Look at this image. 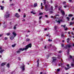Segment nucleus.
<instances>
[{
  "mask_svg": "<svg viewBox=\"0 0 74 74\" xmlns=\"http://www.w3.org/2000/svg\"><path fill=\"white\" fill-rule=\"evenodd\" d=\"M18 11H19V12H20V11H21V9H18Z\"/></svg>",
  "mask_w": 74,
  "mask_h": 74,
  "instance_id": "nucleus-55",
  "label": "nucleus"
},
{
  "mask_svg": "<svg viewBox=\"0 0 74 74\" xmlns=\"http://www.w3.org/2000/svg\"><path fill=\"white\" fill-rule=\"evenodd\" d=\"M61 26H62V27L63 26V27H64V30H67L68 28H67V27H65L66 25H64L63 26V25H62Z\"/></svg>",
  "mask_w": 74,
  "mask_h": 74,
  "instance_id": "nucleus-6",
  "label": "nucleus"
},
{
  "mask_svg": "<svg viewBox=\"0 0 74 74\" xmlns=\"http://www.w3.org/2000/svg\"><path fill=\"white\" fill-rule=\"evenodd\" d=\"M69 2H71V0H69Z\"/></svg>",
  "mask_w": 74,
  "mask_h": 74,
  "instance_id": "nucleus-56",
  "label": "nucleus"
},
{
  "mask_svg": "<svg viewBox=\"0 0 74 74\" xmlns=\"http://www.w3.org/2000/svg\"><path fill=\"white\" fill-rule=\"evenodd\" d=\"M18 60H21V58H19V57H18Z\"/></svg>",
  "mask_w": 74,
  "mask_h": 74,
  "instance_id": "nucleus-47",
  "label": "nucleus"
},
{
  "mask_svg": "<svg viewBox=\"0 0 74 74\" xmlns=\"http://www.w3.org/2000/svg\"><path fill=\"white\" fill-rule=\"evenodd\" d=\"M45 5V10L46 11H48L49 9L48 8V5Z\"/></svg>",
  "mask_w": 74,
  "mask_h": 74,
  "instance_id": "nucleus-5",
  "label": "nucleus"
},
{
  "mask_svg": "<svg viewBox=\"0 0 74 74\" xmlns=\"http://www.w3.org/2000/svg\"><path fill=\"white\" fill-rule=\"evenodd\" d=\"M57 23H60V21H56Z\"/></svg>",
  "mask_w": 74,
  "mask_h": 74,
  "instance_id": "nucleus-28",
  "label": "nucleus"
},
{
  "mask_svg": "<svg viewBox=\"0 0 74 74\" xmlns=\"http://www.w3.org/2000/svg\"><path fill=\"white\" fill-rule=\"evenodd\" d=\"M5 40H7L8 39V38L6 37H5L4 38Z\"/></svg>",
  "mask_w": 74,
  "mask_h": 74,
  "instance_id": "nucleus-37",
  "label": "nucleus"
},
{
  "mask_svg": "<svg viewBox=\"0 0 74 74\" xmlns=\"http://www.w3.org/2000/svg\"><path fill=\"white\" fill-rule=\"evenodd\" d=\"M53 62H55L56 60V58L54 57L53 58Z\"/></svg>",
  "mask_w": 74,
  "mask_h": 74,
  "instance_id": "nucleus-13",
  "label": "nucleus"
},
{
  "mask_svg": "<svg viewBox=\"0 0 74 74\" xmlns=\"http://www.w3.org/2000/svg\"><path fill=\"white\" fill-rule=\"evenodd\" d=\"M15 16H16L17 18H19V15L18 13H16L15 15Z\"/></svg>",
  "mask_w": 74,
  "mask_h": 74,
  "instance_id": "nucleus-14",
  "label": "nucleus"
},
{
  "mask_svg": "<svg viewBox=\"0 0 74 74\" xmlns=\"http://www.w3.org/2000/svg\"><path fill=\"white\" fill-rule=\"evenodd\" d=\"M51 3H52L53 2H52V1H51Z\"/></svg>",
  "mask_w": 74,
  "mask_h": 74,
  "instance_id": "nucleus-64",
  "label": "nucleus"
},
{
  "mask_svg": "<svg viewBox=\"0 0 74 74\" xmlns=\"http://www.w3.org/2000/svg\"><path fill=\"white\" fill-rule=\"evenodd\" d=\"M10 24L11 25V22L10 23Z\"/></svg>",
  "mask_w": 74,
  "mask_h": 74,
  "instance_id": "nucleus-63",
  "label": "nucleus"
},
{
  "mask_svg": "<svg viewBox=\"0 0 74 74\" xmlns=\"http://www.w3.org/2000/svg\"><path fill=\"white\" fill-rule=\"evenodd\" d=\"M51 37V36H49V38H50V37Z\"/></svg>",
  "mask_w": 74,
  "mask_h": 74,
  "instance_id": "nucleus-61",
  "label": "nucleus"
},
{
  "mask_svg": "<svg viewBox=\"0 0 74 74\" xmlns=\"http://www.w3.org/2000/svg\"><path fill=\"white\" fill-rule=\"evenodd\" d=\"M30 41V39L29 38H27L26 39V41Z\"/></svg>",
  "mask_w": 74,
  "mask_h": 74,
  "instance_id": "nucleus-29",
  "label": "nucleus"
},
{
  "mask_svg": "<svg viewBox=\"0 0 74 74\" xmlns=\"http://www.w3.org/2000/svg\"><path fill=\"white\" fill-rule=\"evenodd\" d=\"M21 68L22 69V70L24 71L25 70V65H23L21 66Z\"/></svg>",
  "mask_w": 74,
  "mask_h": 74,
  "instance_id": "nucleus-11",
  "label": "nucleus"
},
{
  "mask_svg": "<svg viewBox=\"0 0 74 74\" xmlns=\"http://www.w3.org/2000/svg\"><path fill=\"white\" fill-rule=\"evenodd\" d=\"M42 16H40L39 17V19L40 20L41 18H42Z\"/></svg>",
  "mask_w": 74,
  "mask_h": 74,
  "instance_id": "nucleus-43",
  "label": "nucleus"
},
{
  "mask_svg": "<svg viewBox=\"0 0 74 74\" xmlns=\"http://www.w3.org/2000/svg\"><path fill=\"white\" fill-rule=\"evenodd\" d=\"M42 74V72H41L40 73V74Z\"/></svg>",
  "mask_w": 74,
  "mask_h": 74,
  "instance_id": "nucleus-62",
  "label": "nucleus"
},
{
  "mask_svg": "<svg viewBox=\"0 0 74 74\" xmlns=\"http://www.w3.org/2000/svg\"><path fill=\"white\" fill-rule=\"evenodd\" d=\"M51 54H49V55H47V57H49V56H51Z\"/></svg>",
  "mask_w": 74,
  "mask_h": 74,
  "instance_id": "nucleus-39",
  "label": "nucleus"
},
{
  "mask_svg": "<svg viewBox=\"0 0 74 74\" xmlns=\"http://www.w3.org/2000/svg\"><path fill=\"white\" fill-rule=\"evenodd\" d=\"M43 14V13H40L39 14V15H42Z\"/></svg>",
  "mask_w": 74,
  "mask_h": 74,
  "instance_id": "nucleus-31",
  "label": "nucleus"
},
{
  "mask_svg": "<svg viewBox=\"0 0 74 74\" xmlns=\"http://www.w3.org/2000/svg\"><path fill=\"white\" fill-rule=\"evenodd\" d=\"M66 18L67 19H68V21H69V20H70V18L67 17Z\"/></svg>",
  "mask_w": 74,
  "mask_h": 74,
  "instance_id": "nucleus-27",
  "label": "nucleus"
},
{
  "mask_svg": "<svg viewBox=\"0 0 74 74\" xmlns=\"http://www.w3.org/2000/svg\"><path fill=\"white\" fill-rule=\"evenodd\" d=\"M60 55H59L58 56V59H60Z\"/></svg>",
  "mask_w": 74,
  "mask_h": 74,
  "instance_id": "nucleus-34",
  "label": "nucleus"
},
{
  "mask_svg": "<svg viewBox=\"0 0 74 74\" xmlns=\"http://www.w3.org/2000/svg\"><path fill=\"white\" fill-rule=\"evenodd\" d=\"M48 41L49 42H51V41H52V40H51V39H50L49 38L48 40Z\"/></svg>",
  "mask_w": 74,
  "mask_h": 74,
  "instance_id": "nucleus-30",
  "label": "nucleus"
},
{
  "mask_svg": "<svg viewBox=\"0 0 74 74\" xmlns=\"http://www.w3.org/2000/svg\"><path fill=\"white\" fill-rule=\"evenodd\" d=\"M72 60H73V62L71 63V67H73L74 66V59H73Z\"/></svg>",
  "mask_w": 74,
  "mask_h": 74,
  "instance_id": "nucleus-7",
  "label": "nucleus"
},
{
  "mask_svg": "<svg viewBox=\"0 0 74 74\" xmlns=\"http://www.w3.org/2000/svg\"><path fill=\"white\" fill-rule=\"evenodd\" d=\"M67 7V5L64 6V8H66V7Z\"/></svg>",
  "mask_w": 74,
  "mask_h": 74,
  "instance_id": "nucleus-41",
  "label": "nucleus"
},
{
  "mask_svg": "<svg viewBox=\"0 0 74 74\" xmlns=\"http://www.w3.org/2000/svg\"><path fill=\"white\" fill-rule=\"evenodd\" d=\"M57 27H58V26H55L54 29H55V30H56V29H57Z\"/></svg>",
  "mask_w": 74,
  "mask_h": 74,
  "instance_id": "nucleus-26",
  "label": "nucleus"
},
{
  "mask_svg": "<svg viewBox=\"0 0 74 74\" xmlns=\"http://www.w3.org/2000/svg\"><path fill=\"white\" fill-rule=\"evenodd\" d=\"M39 23H41V21L40 20V21H39Z\"/></svg>",
  "mask_w": 74,
  "mask_h": 74,
  "instance_id": "nucleus-54",
  "label": "nucleus"
},
{
  "mask_svg": "<svg viewBox=\"0 0 74 74\" xmlns=\"http://www.w3.org/2000/svg\"><path fill=\"white\" fill-rule=\"evenodd\" d=\"M66 66H67V68L65 67V69L66 70H68L70 68V67L69 66V64H67Z\"/></svg>",
  "mask_w": 74,
  "mask_h": 74,
  "instance_id": "nucleus-8",
  "label": "nucleus"
},
{
  "mask_svg": "<svg viewBox=\"0 0 74 74\" xmlns=\"http://www.w3.org/2000/svg\"><path fill=\"white\" fill-rule=\"evenodd\" d=\"M73 15L72 14H70L69 15V16L71 17V16H73Z\"/></svg>",
  "mask_w": 74,
  "mask_h": 74,
  "instance_id": "nucleus-25",
  "label": "nucleus"
},
{
  "mask_svg": "<svg viewBox=\"0 0 74 74\" xmlns=\"http://www.w3.org/2000/svg\"><path fill=\"white\" fill-rule=\"evenodd\" d=\"M14 5V4H10V5Z\"/></svg>",
  "mask_w": 74,
  "mask_h": 74,
  "instance_id": "nucleus-60",
  "label": "nucleus"
},
{
  "mask_svg": "<svg viewBox=\"0 0 74 74\" xmlns=\"http://www.w3.org/2000/svg\"><path fill=\"white\" fill-rule=\"evenodd\" d=\"M39 66V63H37V67Z\"/></svg>",
  "mask_w": 74,
  "mask_h": 74,
  "instance_id": "nucleus-38",
  "label": "nucleus"
},
{
  "mask_svg": "<svg viewBox=\"0 0 74 74\" xmlns=\"http://www.w3.org/2000/svg\"><path fill=\"white\" fill-rule=\"evenodd\" d=\"M0 7L1 8V10H4V6H2L1 5L0 6Z\"/></svg>",
  "mask_w": 74,
  "mask_h": 74,
  "instance_id": "nucleus-16",
  "label": "nucleus"
},
{
  "mask_svg": "<svg viewBox=\"0 0 74 74\" xmlns=\"http://www.w3.org/2000/svg\"><path fill=\"white\" fill-rule=\"evenodd\" d=\"M44 5H45V4L46 3V2H45V0L44 1Z\"/></svg>",
  "mask_w": 74,
  "mask_h": 74,
  "instance_id": "nucleus-40",
  "label": "nucleus"
},
{
  "mask_svg": "<svg viewBox=\"0 0 74 74\" xmlns=\"http://www.w3.org/2000/svg\"><path fill=\"white\" fill-rule=\"evenodd\" d=\"M32 47V44H29V45H27L25 48H23V49L20 48L18 49V51H16V53H20V52H21V51H24V50H26L27 49L29 48H31Z\"/></svg>",
  "mask_w": 74,
  "mask_h": 74,
  "instance_id": "nucleus-1",
  "label": "nucleus"
},
{
  "mask_svg": "<svg viewBox=\"0 0 74 74\" xmlns=\"http://www.w3.org/2000/svg\"><path fill=\"white\" fill-rule=\"evenodd\" d=\"M70 58L71 59H72V58H73L72 57V56L71 55L70 56Z\"/></svg>",
  "mask_w": 74,
  "mask_h": 74,
  "instance_id": "nucleus-35",
  "label": "nucleus"
},
{
  "mask_svg": "<svg viewBox=\"0 0 74 74\" xmlns=\"http://www.w3.org/2000/svg\"><path fill=\"white\" fill-rule=\"evenodd\" d=\"M45 17H46V18H48V15H45Z\"/></svg>",
  "mask_w": 74,
  "mask_h": 74,
  "instance_id": "nucleus-48",
  "label": "nucleus"
},
{
  "mask_svg": "<svg viewBox=\"0 0 74 74\" xmlns=\"http://www.w3.org/2000/svg\"><path fill=\"white\" fill-rule=\"evenodd\" d=\"M70 38H68L66 40L67 41V42H68V43H69V41H70Z\"/></svg>",
  "mask_w": 74,
  "mask_h": 74,
  "instance_id": "nucleus-18",
  "label": "nucleus"
},
{
  "mask_svg": "<svg viewBox=\"0 0 74 74\" xmlns=\"http://www.w3.org/2000/svg\"><path fill=\"white\" fill-rule=\"evenodd\" d=\"M74 22H70V23L69 24V25H70V26H71V25H73V24H74Z\"/></svg>",
  "mask_w": 74,
  "mask_h": 74,
  "instance_id": "nucleus-20",
  "label": "nucleus"
},
{
  "mask_svg": "<svg viewBox=\"0 0 74 74\" xmlns=\"http://www.w3.org/2000/svg\"><path fill=\"white\" fill-rule=\"evenodd\" d=\"M7 36H10V34H9V33H8L7 34Z\"/></svg>",
  "mask_w": 74,
  "mask_h": 74,
  "instance_id": "nucleus-42",
  "label": "nucleus"
},
{
  "mask_svg": "<svg viewBox=\"0 0 74 74\" xmlns=\"http://www.w3.org/2000/svg\"><path fill=\"white\" fill-rule=\"evenodd\" d=\"M58 52L59 53H62V51L60 50V51H58Z\"/></svg>",
  "mask_w": 74,
  "mask_h": 74,
  "instance_id": "nucleus-36",
  "label": "nucleus"
},
{
  "mask_svg": "<svg viewBox=\"0 0 74 74\" xmlns=\"http://www.w3.org/2000/svg\"><path fill=\"white\" fill-rule=\"evenodd\" d=\"M6 62L3 63L1 64V66H3L5 64H6Z\"/></svg>",
  "mask_w": 74,
  "mask_h": 74,
  "instance_id": "nucleus-15",
  "label": "nucleus"
},
{
  "mask_svg": "<svg viewBox=\"0 0 74 74\" xmlns=\"http://www.w3.org/2000/svg\"><path fill=\"white\" fill-rule=\"evenodd\" d=\"M3 51H4V50L2 49L0 51V53H2V52H3Z\"/></svg>",
  "mask_w": 74,
  "mask_h": 74,
  "instance_id": "nucleus-21",
  "label": "nucleus"
},
{
  "mask_svg": "<svg viewBox=\"0 0 74 74\" xmlns=\"http://www.w3.org/2000/svg\"><path fill=\"white\" fill-rule=\"evenodd\" d=\"M31 13L32 14H36V13H34V12L33 11L31 12Z\"/></svg>",
  "mask_w": 74,
  "mask_h": 74,
  "instance_id": "nucleus-32",
  "label": "nucleus"
},
{
  "mask_svg": "<svg viewBox=\"0 0 74 74\" xmlns=\"http://www.w3.org/2000/svg\"><path fill=\"white\" fill-rule=\"evenodd\" d=\"M6 66L8 68H10V64H8L6 65Z\"/></svg>",
  "mask_w": 74,
  "mask_h": 74,
  "instance_id": "nucleus-19",
  "label": "nucleus"
},
{
  "mask_svg": "<svg viewBox=\"0 0 74 74\" xmlns=\"http://www.w3.org/2000/svg\"><path fill=\"white\" fill-rule=\"evenodd\" d=\"M50 12V14H51V13H52V11H51Z\"/></svg>",
  "mask_w": 74,
  "mask_h": 74,
  "instance_id": "nucleus-57",
  "label": "nucleus"
},
{
  "mask_svg": "<svg viewBox=\"0 0 74 74\" xmlns=\"http://www.w3.org/2000/svg\"><path fill=\"white\" fill-rule=\"evenodd\" d=\"M60 22H62V20H60Z\"/></svg>",
  "mask_w": 74,
  "mask_h": 74,
  "instance_id": "nucleus-59",
  "label": "nucleus"
},
{
  "mask_svg": "<svg viewBox=\"0 0 74 74\" xmlns=\"http://www.w3.org/2000/svg\"><path fill=\"white\" fill-rule=\"evenodd\" d=\"M12 34L13 36H14V37H16L17 34L16 33V32H15V31H14L13 32H12Z\"/></svg>",
  "mask_w": 74,
  "mask_h": 74,
  "instance_id": "nucleus-9",
  "label": "nucleus"
},
{
  "mask_svg": "<svg viewBox=\"0 0 74 74\" xmlns=\"http://www.w3.org/2000/svg\"><path fill=\"white\" fill-rule=\"evenodd\" d=\"M61 36L62 37V38H64L65 37V36H64V34H63V32H62V34H61Z\"/></svg>",
  "mask_w": 74,
  "mask_h": 74,
  "instance_id": "nucleus-12",
  "label": "nucleus"
},
{
  "mask_svg": "<svg viewBox=\"0 0 74 74\" xmlns=\"http://www.w3.org/2000/svg\"><path fill=\"white\" fill-rule=\"evenodd\" d=\"M16 26H17V24H16L14 26V29H16Z\"/></svg>",
  "mask_w": 74,
  "mask_h": 74,
  "instance_id": "nucleus-23",
  "label": "nucleus"
},
{
  "mask_svg": "<svg viewBox=\"0 0 74 74\" xmlns=\"http://www.w3.org/2000/svg\"><path fill=\"white\" fill-rule=\"evenodd\" d=\"M74 18L73 17L72 18V19H71V20L72 21H73V20H74Z\"/></svg>",
  "mask_w": 74,
  "mask_h": 74,
  "instance_id": "nucleus-49",
  "label": "nucleus"
},
{
  "mask_svg": "<svg viewBox=\"0 0 74 74\" xmlns=\"http://www.w3.org/2000/svg\"><path fill=\"white\" fill-rule=\"evenodd\" d=\"M58 10L61 11V12L62 14V15H63V16H64V15H65V12H64V11L62 10H61L60 8H59Z\"/></svg>",
  "mask_w": 74,
  "mask_h": 74,
  "instance_id": "nucleus-3",
  "label": "nucleus"
},
{
  "mask_svg": "<svg viewBox=\"0 0 74 74\" xmlns=\"http://www.w3.org/2000/svg\"><path fill=\"white\" fill-rule=\"evenodd\" d=\"M47 23H49V21H47Z\"/></svg>",
  "mask_w": 74,
  "mask_h": 74,
  "instance_id": "nucleus-51",
  "label": "nucleus"
},
{
  "mask_svg": "<svg viewBox=\"0 0 74 74\" xmlns=\"http://www.w3.org/2000/svg\"><path fill=\"white\" fill-rule=\"evenodd\" d=\"M16 46V44H15L14 45H12V47H15V46Z\"/></svg>",
  "mask_w": 74,
  "mask_h": 74,
  "instance_id": "nucleus-24",
  "label": "nucleus"
},
{
  "mask_svg": "<svg viewBox=\"0 0 74 74\" xmlns=\"http://www.w3.org/2000/svg\"><path fill=\"white\" fill-rule=\"evenodd\" d=\"M60 71V69H57V71Z\"/></svg>",
  "mask_w": 74,
  "mask_h": 74,
  "instance_id": "nucleus-46",
  "label": "nucleus"
},
{
  "mask_svg": "<svg viewBox=\"0 0 74 74\" xmlns=\"http://www.w3.org/2000/svg\"><path fill=\"white\" fill-rule=\"evenodd\" d=\"M24 18H25V17L26 16L25 14H24V15L23 16Z\"/></svg>",
  "mask_w": 74,
  "mask_h": 74,
  "instance_id": "nucleus-45",
  "label": "nucleus"
},
{
  "mask_svg": "<svg viewBox=\"0 0 74 74\" xmlns=\"http://www.w3.org/2000/svg\"><path fill=\"white\" fill-rule=\"evenodd\" d=\"M14 37H15V36H10V40H13L14 38Z\"/></svg>",
  "mask_w": 74,
  "mask_h": 74,
  "instance_id": "nucleus-10",
  "label": "nucleus"
},
{
  "mask_svg": "<svg viewBox=\"0 0 74 74\" xmlns=\"http://www.w3.org/2000/svg\"><path fill=\"white\" fill-rule=\"evenodd\" d=\"M39 60L38 59L37 61V63H39Z\"/></svg>",
  "mask_w": 74,
  "mask_h": 74,
  "instance_id": "nucleus-44",
  "label": "nucleus"
},
{
  "mask_svg": "<svg viewBox=\"0 0 74 74\" xmlns=\"http://www.w3.org/2000/svg\"><path fill=\"white\" fill-rule=\"evenodd\" d=\"M37 3H34V7H37Z\"/></svg>",
  "mask_w": 74,
  "mask_h": 74,
  "instance_id": "nucleus-17",
  "label": "nucleus"
},
{
  "mask_svg": "<svg viewBox=\"0 0 74 74\" xmlns=\"http://www.w3.org/2000/svg\"><path fill=\"white\" fill-rule=\"evenodd\" d=\"M42 3H41V6H42Z\"/></svg>",
  "mask_w": 74,
  "mask_h": 74,
  "instance_id": "nucleus-58",
  "label": "nucleus"
},
{
  "mask_svg": "<svg viewBox=\"0 0 74 74\" xmlns=\"http://www.w3.org/2000/svg\"><path fill=\"white\" fill-rule=\"evenodd\" d=\"M71 47V46L70 45H66L65 47L64 48L65 49H69V48Z\"/></svg>",
  "mask_w": 74,
  "mask_h": 74,
  "instance_id": "nucleus-4",
  "label": "nucleus"
},
{
  "mask_svg": "<svg viewBox=\"0 0 74 74\" xmlns=\"http://www.w3.org/2000/svg\"><path fill=\"white\" fill-rule=\"evenodd\" d=\"M49 10V11H50V10H51V11H52V10H53V7H52V6H51V8Z\"/></svg>",
  "mask_w": 74,
  "mask_h": 74,
  "instance_id": "nucleus-22",
  "label": "nucleus"
},
{
  "mask_svg": "<svg viewBox=\"0 0 74 74\" xmlns=\"http://www.w3.org/2000/svg\"><path fill=\"white\" fill-rule=\"evenodd\" d=\"M46 36H49V34L46 35Z\"/></svg>",
  "mask_w": 74,
  "mask_h": 74,
  "instance_id": "nucleus-52",
  "label": "nucleus"
},
{
  "mask_svg": "<svg viewBox=\"0 0 74 74\" xmlns=\"http://www.w3.org/2000/svg\"><path fill=\"white\" fill-rule=\"evenodd\" d=\"M2 3H4V1H2Z\"/></svg>",
  "mask_w": 74,
  "mask_h": 74,
  "instance_id": "nucleus-53",
  "label": "nucleus"
},
{
  "mask_svg": "<svg viewBox=\"0 0 74 74\" xmlns=\"http://www.w3.org/2000/svg\"><path fill=\"white\" fill-rule=\"evenodd\" d=\"M66 2L64 1L63 2V4H66Z\"/></svg>",
  "mask_w": 74,
  "mask_h": 74,
  "instance_id": "nucleus-33",
  "label": "nucleus"
},
{
  "mask_svg": "<svg viewBox=\"0 0 74 74\" xmlns=\"http://www.w3.org/2000/svg\"><path fill=\"white\" fill-rule=\"evenodd\" d=\"M44 30H45V31L47 30V28L45 29Z\"/></svg>",
  "mask_w": 74,
  "mask_h": 74,
  "instance_id": "nucleus-50",
  "label": "nucleus"
},
{
  "mask_svg": "<svg viewBox=\"0 0 74 74\" xmlns=\"http://www.w3.org/2000/svg\"><path fill=\"white\" fill-rule=\"evenodd\" d=\"M10 16V14H8V12H6V14L4 16V18H9Z\"/></svg>",
  "mask_w": 74,
  "mask_h": 74,
  "instance_id": "nucleus-2",
  "label": "nucleus"
}]
</instances>
